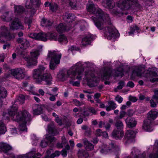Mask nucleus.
Masks as SVG:
<instances>
[{"label": "nucleus", "mask_w": 158, "mask_h": 158, "mask_svg": "<svg viewBox=\"0 0 158 158\" xmlns=\"http://www.w3.org/2000/svg\"><path fill=\"white\" fill-rule=\"evenodd\" d=\"M149 120H145L143 121L142 127L144 128H148L151 127V123Z\"/></svg>", "instance_id": "nucleus-40"}, {"label": "nucleus", "mask_w": 158, "mask_h": 158, "mask_svg": "<svg viewBox=\"0 0 158 158\" xmlns=\"http://www.w3.org/2000/svg\"><path fill=\"white\" fill-rule=\"evenodd\" d=\"M50 10L52 11H55L58 8V6L56 4H52L50 6Z\"/></svg>", "instance_id": "nucleus-47"}, {"label": "nucleus", "mask_w": 158, "mask_h": 158, "mask_svg": "<svg viewBox=\"0 0 158 158\" xmlns=\"http://www.w3.org/2000/svg\"><path fill=\"white\" fill-rule=\"evenodd\" d=\"M135 0H119L117 2L118 8L122 10L129 9Z\"/></svg>", "instance_id": "nucleus-10"}, {"label": "nucleus", "mask_w": 158, "mask_h": 158, "mask_svg": "<svg viewBox=\"0 0 158 158\" xmlns=\"http://www.w3.org/2000/svg\"><path fill=\"white\" fill-rule=\"evenodd\" d=\"M30 38L36 40L46 41L48 39V33H30Z\"/></svg>", "instance_id": "nucleus-14"}, {"label": "nucleus", "mask_w": 158, "mask_h": 158, "mask_svg": "<svg viewBox=\"0 0 158 158\" xmlns=\"http://www.w3.org/2000/svg\"><path fill=\"white\" fill-rule=\"evenodd\" d=\"M29 155L28 154H26L25 155H19L17 156V158H28Z\"/></svg>", "instance_id": "nucleus-64"}, {"label": "nucleus", "mask_w": 158, "mask_h": 158, "mask_svg": "<svg viewBox=\"0 0 158 158\" xmlns=\"http://www.w3.org/2000/svg\"><path fill=\"white\" fill-rule=\"evenodd\" d=\"M46 94H48L49 95H50L51 96L49 98V99L50 101H54L56 100V97L57 96V94L56 95H54L52 94H51L49 93H46Z\"/></svg>", "instance_id": "nucleus-51"}, {"label": "nucleus", "mask_w": 158, "mask_h": 158, "mask_svg": "<svg viewBox=\"0 0 158 158\" xmlns=\"http://www.w3.org/2000/svg\"><path fill=\"white\" fill-rule=\"evenodd\" d=\"M157 69L156 68H153L152 69H149L148 70H145L144 71V73L145 74V75L143 76L148 78H150V80L152 82H154L156 81H158V78H152L153 77H155L156 76L157 73H156Z\"/></svg>", "instance_id": "nucleus-12"}, {"label": "nucleus", "mask_w": 158, "mask_h": 158, "mask_svg": "<svg viewBox=\"0 0 158 158\" xmlns=\"http://www.w3.org/2000/svg\"><path fill=\"white\" fill-rule=\"evenodd\" d=\"M11 12H6L2 16L1 18L4 21H9L12 19V17L11 16Z\"/></svg>", "instance_id": "nucleus-29"}, {"label": "nucleus", "mask_w": 158, "mask_h": 158, "mask_svg": "<svg viewBox=\"0 0 158 158\" xmlns=\"http://www.w3.org/2000/svg\"><path fill=\"white\" fill-rule=\"evenodd\" d=\"M21 24L20 21L18 18H15L14 19L11 24L10 25V29L14 30L19 29Z\"/></svg>", "instance_id": "nucleus-19"}, {"label": "nucleus", "mask_w": 158, "mask_h": 158, "mask_svg": "<svg viewBox=\"0 0 158 158\" xmlns=\"http://www.w3.org/2000/svg\"><path fill=\"white\" fill-rule=\"evenodd\" d=\"M73 103L77 106H80L81 105V103L77 99L73 100Z\"/></svg>", "instance_id": "nucleus-61"}, {"label": "nucleus", "mask_w": 158, "mask_h": 158, "mask_svg": "<svg viewBox=\"0 0 158 158\" xmlns=\"http://www.w3.org/2000/svg\"><path fill=\"white\" fill-rule=\"evenodd\" d=\"M139 30V28L136 25H134L133 27H131L130 31L128 32L129 35L133 34L135 31H138Z\"/></svg>", "instance_id": "nucleus-39"}, {"label": "nucleus", "mask_w": 158, "mask_h": 158, "mask_svg": "<svg viewBox=\"0 0 158 158\" xmlns=\"http://www.w3.org/2000/svg\"><path fill=\"white\" fill-rule=\"evenodd\" d=\"M102 5L106 8L109 9L113 14L117 15L120 13L119 11L115 7V2L113 0H103Z\"/></svg>", "instance_id": "nucleus-8"}, {"label": "nucleus", "mask_w": 158, "mask_h": 158, "mask_svg": "<svg viewBox=\"0 0 158 158\" xmlns=\"http://www.w3.org/2000/svg\"><path fill=\"white\" fill-rule=\"evenodd\" d=\"M57 40L59 42L62 44H66L68 42L67 38L64 35H60Z\"/></svg>", "instance_id": "nucleus-33"}, {"label": "nucleus", "mask_w": 158, "mask_h": 158, "mask_svg": "<svg viewBox=\"0 0 158 158\" xmlns=\"http://www.w3.org/2000/svg\"><path fill=\"white\" fill-rule=\"evenodd\" d=\"M60 155V152L59 151H56L54 153L51 154L50 157V158H54L56 156H58Z\"/></svg>", "instance_id": "nucleus-50"}, {"label": "nucleus", "mask_w": 158, "mask_h": 158, "mask_svg": "<svg viewBox=\"0 0 158 158\" xmlns=\"http://www.w3.org/2000/svg\"><path fill=\"white\" fill-rule=\"evenodd\" d=\"M115 100L119 103H121L123 101V98L121 96H117L116 97Z\"/></svg>", "instance_id": "nucleus-55"}, {"label": "nucleus", "mask_w": 158, "mask_h": 158, "mask_svg": "<svg viewBox=\"0 0 158 158\" xmlns=\"http://www.w3.org/2000/svg\"><path fill=\"white\" fill-rule=\"evenodd\" d=\"M39 55V51L37 49L33 50L30 53V66L37 65V59Z\"/></svg>", "instance_id": "nucleus-13"}, {"label": "nucleus", "mask_w": 158, "mask_h": 158, "mask_svg": "<svg viewBox=\"0 0 158 158\" xmlns=\"http://www.w3.org/2000/svg\"><path fill=\"white\" fill-rule=\"evenodd\" d=\"M111 69L106 68L104 69L101 71V77L103 80H108L111 73Z\"/></svg>", "instance_id": "nucleus-15"}, {"label": "nucleus", "mask_w": 158, "mask_h": 158, "mask_svg": "<svg viewBox=\"0 0 158 158\" xmlns=\"http://www.w3.org/2000/svg\"><path fill=\"white\" fill-rule=\"evenodd\" d=\"M70 84L73 86H78L80 85V82L77 81L73 82L70 81Z\"/></svg>", "instance_id": "nucleus-62"}, {"label": "nucleus", "mask_w": 158, "mask_h": 158, "mask_svg": "<svg viewBox=\"0 0 158 158\" xmlns=\"http://www.w3.org/2000/svg\"><path fill=\"white\" fill-rule=\"evenodd\" d=\"M33 114L34 115H38L40 114L42 111V109L38 105H34L32 107Z\"/></svg>", "instance_id": "nucleus-26"}, {"label": "nucleus", "mask_w": 158, "mask_h": 158, "mask_svg": "<svg viewBox=\"0 0 158 158\" xmlns=\"http://www.w3.org/2000/svg\"><path fill=\"white\" fill-rule=\"evenodd\" d=\"M127 125L129 127H135L137 124V122L133 118L131 117H127L125 120Z\"/></svg>", "instance_id": "nucleus-24"}, {"label": "nucleus", "mask_w": 158, "mask_h": 158, "mask_svg": "<svg viewBox=\"0 0 158 158\" xmlns=\"http://www.w3.org/2000/svg\"><path fill=\"white\" fill-rule=\"evenodd\" d=\"M35 149H33L30 152V158H40L41 155L39 153H36Z\"/></svg>", "instance_id": "nucleus-32"}, {"label": "nucleus", "mask_w": 158, "mask_h": 158, "mask_svg": "<svg viewBox=\"0 0 158 158\" xmlns=\"http://www.w3.org/2000/svg\"><path fill=\"white\" fill-rule=\"evenodd\" d=\"M15 13L17 14H20L24 11L23 8L20 6H15Z\"/></svg>", "instance_id": "nucleus-37"}, {"label": "nucleus", "mask_w": 158, "mask_h": 158, "mask_svg": "<svg viewBox=\"0 0 158 158\" xmlns=\"http://www.w3.org/2000/svg\"><path fill=\"white\" fill-rule=\"evenodd\" d=\"M86 9L87 11L95 16L91 18L98 29L102 30L106 25L110 23L108 15L103 12L97 5L93 3L88 4Z\"/></svg>", "instance_id": "nucleus-1"}, {"label": "nucleus", "mask_w": 158, "mask_h": 158, "mask_svg": "<svg viewBox=\"0 0 158 158\" xmlns=\"http://www.w3.org/2000/svg\"><path fill=\"white\" fill-rule=\"evenodd\" d=\"M124 135V133L121 129H115L112 133V135L115 139L122 137Z\"/></svg>", "instance_id": "nucleus-25"}, {"label": "nucleus", "mask_w": 158, "mask_h": 158, "mask_svg": "<svg viewBox=\"0 0 158 158\" xmlns=\"http://www.w3.org/2000/svg\"><path fill=\"white\" fill-rule=\"evenodd\" d=\"M90 39L87 37H85L83 38L82 40V44L83 46L86 45L89 43Z\"/></svg>", "instance_id": "nucleus-41"}, {"label": "nucleus", "mask_w": 158, "mask_h": 158, "mask_svg": "<svg viewBox=\"0 0 158 158\" xmlns=\"http://www.w3.org/2000/svg\"><path fill=\"white\" fill-rule=\"evenodd\" d=\"M25 98L23 95H20L15 103L8 109V114L13 120L19 122V125L21 127L25 128L27 121L29 119L27 112L26 110L23 112H17L18 106L17 102L23 104L25 101Z\"/></svg>", "instance_id": "nucleus-2"}, {"label": "nucleus", "mask_w": 158, "mask_h": 158, "mask_svg": "<svg viewBox=\"0 0 158 158\" xmlns=\"http://www.w3.org/2000/svg\"><path fill=\"white\" fill-rule=\"evenodd\" d=\"M157 144L158 145V141L157 142ZM150 158H158V152H157L155 154H151L149 155Z\"/></svg>", "instance_id": "nucleus-63"}, {"label": "nucleus", "mask_w": 158, "mask_h": 158, "mask_svg": "<svg viewBox=\"0 0 158 158\" xmlns=\"http://www.w3.org/2000/svg\"><path fill=\"white\" fill-rule=\"evenodd\" d=\"M85 75L88 85L90 87L95 86V84L97 83L98 78L95 77L94 72L91 71L85 72Z\"/></svg>", "instance_id": "nucleus-7"}, {"label": "nucleus", "mask_w": 158, "mask_h": 158, "mask_svg": "<svg viewBox=\"0 0 158 158\" xmlns=\"http://www.w3.org/2000/svg\"><path fill=\"white\" fill-rule=\"evenodd\" d=\"M55 121L60 125H61L62 124V119L59 117L55 119Z\"/></svg>", "instance_id": "nucleus-56"}, {"label": "nucleus", "mask_w": 158, "mask_h": 158, "mask_svg": "<svg viewBox=\"0 0 158 158\" xmlns=\"http://www.w3.org/2000/svg\"><path fill=\"white\" fill-rule=\"evenodd\" d=\"M150 106L152 108L156 107L158 104V97L153 95L152 99L150 100Z\"/></svg>", "instance_id": "nucleus-28"}, {"label": "nucleus", "mask_w": 158, "mask_h": 158, "mask_svg": "<svg viewBox=\"0 0 158 158\" xmlns=\"http://www.w3.org/2000/svg\"><path fill=\"white\" fill-rule=\"evenodd\" d=\"M46 69V67L40 65L38 68L34 69L32 73V77L38 83L44 81L47 85H50L52 78L50 73L45 72Z\"/></svg>", "instance_id": "nucleus-4"}, {"label": "nucleus", "mask_w": 158, "mask_h": 158, "mask_svg": "<svg viewBox=\"0 0 158 158\" xmlns=\"http://www.w3.org/2000/svg\"><path fill=\"white\" fill-rule=\"evenodd\" d=\"M61 54L55 51H49L47 59L50 60L49 66L51 69H54L59 64Z\"/></svg>", "instance_id": "nucleus-5"}, {"label": "nucleus", "mask_w": 158, "mask_h": 158, "mask_svg": "<svg viewBox=\"0 0 158 158\" xmlns=\"http://www.w3.org/2000/svg\"><path fill=\"white\" fill-rule=\"evenodd\" d=\"M18 54L28 63H29L30 62L29 55V52L27 50L20 49L18 52Z\"/></svg>", "instance_id": "nucleus-18"}, {"label": "nucleus", "mask_w": 158, "mask_h": 158, "mask_svg": "<svg viewBox=\"0 0 158 158\" xmlns=\"http://www.w3.org/2000/svg\"><path fill=\"white\" fill-rule=\"evenodd\" d=\"M36 10L34 8H30V17L33 16L35 13Z\"/></svg>", "instance_id": "nucleus-58"}, {"label": "nucleus", "mask_w": 158, "mask_h": 158, "mask_svg": "<svg viewBox=\"0 0 158 158\" xmlns=\"http://www.w3.org/2000/svg\"><path fill=\"white\" fill-rule=\"evenodd\" d=\"M48 144V142L45 141L44 140H42L41 142L40 145L42 147L44 148L46 147L47 146Z\"/></svg>", "instance_id": "nucleus-57"}, {"label": "nucleus", "mask_w": 158, "mask_h": 158, "mask_svg": "<svg viewBox=\"0 0 158 158\" xmlns=\"http://www.w3.org/2000/svg\"><path fill=\"white\" fill-rule=\"evenodd\" d=\"M84 68L81 62H79L72 66L64 73L61 72L58 75V77L61 80L64 81L68 78L73 80H81L83 74Z\"/></svg>", "instance_id": "nucleus-3"}, {"label": "nucleus", "mask_w": 158, "mask_h": 158, "mask_svg": "<svg viewBox=\"0 0 158 158\" xmlns=\"http://www.w3.org/2000/svg\"><path fill=\"white\" fill-rule=\"evenodd\" d=\"M103 31L104 36L108 39L112 41H114L115 39L119 37V35L118 31L114 27H108Z\"/></svg>", "instance_id": "nucleus-6"}, {"label": "nucleus", "mask_w": 158, "mask_h": 158, "mask_svg": "<svg viewBox=\"0 0 158 158\" xmlns=\"http://www.w3.org/2000/svg\"><path fill=\"white\" fill-rule=\"evenodd\" d=\"M144 70V69L140 67H136L133 71L131 77L132 79H135V76L141 77L142 75V72Z\"/></svg>", "instance_id": "nucleus-20"}, {"label": "nucleus", "mask_w": 158, "mask_h": 158, "mask_svg": "<svg viewBox=\"0 0 158 158\" xmlns=\"http://www.w3.org/2000/svg\"><path fill=\"white\" fill-rule=\"evenodd\" d=\"M108 104L111 108L112 110H114L117 107L116 103L113 101H109L108 102Z\"/></svg>", "instance_id": "nucleus-46"}, {"label": "nucleus", "mask_w": 158, "mask_h": 158, "mask_svg": "<svg viewBox=\"0 0 158 158\" xmlns=\"http://www.w3.org/2000/svg\"><path fill=\"white\" fill-rule=\"evenodd\" d=\"M115 127H117L123 128V123L120 121H116L115 124Z\"/></svg>", "instance_id": "nucleus-48"}, {"label": "nucleus", "mask_w": 158, "mask_h": 158, "mask_svg": "<svg viewBox=\"0 0 158 158\" xmlns=\"http://www.w3.org/2000/svg\"><path fill=\"white\" fill-rule=\"evenodd\" d=\"M123 69L121 67H119L115 72V76L117 77H122L123 75Z\"/></svg>", "instance_id": "nucleus-38"}, {"label": "nucleus", "mask_w": 158, "mask_h": 158, "mask_svg": "<svg viewBox=\"0 0 158 158\" xmlns=\"http://www.w3.org/2000/svg\"><path fill=\"white\" fill-rule=\"evenodd\" d=\"M77 155L79 158H88L89 156V153L87 151L83 149L78 151Z\"/></svg>", "instance_id": "nucleus-27"}, {"label": "nucleus", "mask_w": 158, "mask_h": 158, "mask_svg": "<svg viewBox=\"0 0 158 158\" xmlns=\"http://www.w3.org/2000/svg\"><path fill=\"white\" fill-rule=\"evenodd\" d=\"M89 110V111L91 112L93 114H97V111L93 107H90Z\"/></svg>", "instance_id": "nucleus-60"}, {"label": "nucleus", "mask_w": 158, "mask_h": 158, "mask_svg": "<svg viewBox=\"0 0 158 158\" xmlns=\"http://www.w3.org/2000/svg\"><path fill=\"white\" fill-rule=\"evenodd\" d=\"M135 133L131 129L127 130L125 134L126 137L128 139L134 138L135 137Z\"/></svg>", "instance_id": "nucleus-30"}, {"label": "nucleus", "mask_w": 158, "mask_h": 158, "mask_svg": "<svg viewBox=\"0 0 158 158\" xmlns=\"http://www.w3.org/2000/svg\"><path fill=\"white\" fill-rule=\"evenodd\" d=\"M7 91L5 88L2 87H0V98L3 100L7 97Z\"/></svg>", "instance_id": "nucleus-31"}, {"label": "nucleus", "mask_w": 158, "mask_h": 158, "mask_svg": "<svg viewBox=\"0 0 158 158\" xmlns=\"http://www.w3.org/2000/svg\"><path fill=\"white\" fill-rule=\"evenodd\" d=\"M40 4V0H35V1L32 3V7L35 8L38 7Z\"/></svg>", "instance_id": "nucleus-49"}, {"label": "nucleus", "mask_w": 158, "mask_h": 158, "mask_svg": "<svg viewBox=\"0 0 158 158\" xmlns=\"http://www.w3.org/2000/svg\"><path fill=\"white\" fill-rule=\"evenodd\" d=\"M17 41L18 43L21 44L20 49L26 50L30 45L29 41L26 39L23 38H19Z\"/></svg>", "instance_id": "nucleus-17"}, {"label": "nucleus", "mask_w": 158, "mask_h": 158, "mask_svg": "<svg viewBox=\"0 0 158 158\" xmlns=\"http://www.w3.org/2000/svg\"><path fill=\"white\" fill-rule=\"evenodd\" d=\"M70 28L69 25H67L65 23H60L56 27V30L59 32H63L65 31H69Z\"/></svg>", "instance_id": "nucleus-22"}, {"label": "nucleus", "mask_w": 158, "mask_h": 158, "mask_svg": "<svg viewBox=\"0 0 158 158\" xmlns=\"http://www.w3.org/2000/svg\"><path fill=\"white\" fill-rule=\"evenodd\" d=\"M69 3L72 8L76 7L77 6V0H69Z\"/></svg>", "instance_id": "nucleus-44"}, {"label": "nucleus", "mask_w": 158, "mask_h": 158, "mask_svg": "<svg viewBox=\"0 0 158 158\" xmlns=\"http://www.w3.org/2000/svg\"><path fill=\"white\" fill-rule=\"evenodd\" d=\"M124 85V82L123 81H120L119 83V85L117 88L118 89H122Z\"/></svg>", "instance_id": "nucleus-59"}, {"label": "nucleus", "mask_w": 158, "mask_h": 158, "mask_svg": "<svg viewBox=\"0 0 158 158\" xmlns=\"http://www.w3.org/2000/svg\"><path fill=\"white\" fill-rule=\"evenodd\" d=\"M52 23L48 20L43 18L42 19L41 22V24L43 27H47L51 26Z\"/></svg>", "instance_id": "nucleus-36"}, {"label": "nucleus", "mask_w": 158, "mask_h": 158, "mask_svg": "<svg viewBox=\"0 0 158 158\" xmlns=\"http://www.w3.org/2000/svg\"><path fill=\"white\" fill-rule=\"evenodd\" d=\"M12 149V147L8 144L3 142L0 143V151H2L5 153H7Z\"/></svg>", "instance_id": "nucleus-21"}, {"label": "nucleus", "mask_w": 158, "mask_h": 158, "mask_svg": "<svg viewBox=\"0 0 158 158\" xmlns=\"http://www.w3.org/2000/svg\"><path fill=\"white\" fill-rule=\"evenodd\" d=\"M0 36L2 39L4 38L6 41L10 40L15 37L13 34H10V29L5 26L0 27Z\"/></svg>", "instance_id": "nucleus-9"}, {"label": "nucleus", "mask_w": 158, "mask_h": 158, "mask_svg": "<svg viewBox=\"0 0 158 158\" xmlns=\"http://www.w3.org/2000/svg\"><path fill=\"white\" fill-rule=\"evenodd\" d=\"M9 71L12 76L18 79H23L25 72L24 69L21 68L11 69Z\"/></svg>", "instance_id": "nucleus-11"}, {"label": "nucleus", "mask_w": 158, "mask_h": 158, "mask_svg": "<svg viewBox=\"0 0 158 158\" xmlns=\"http://www.w3.org/2000/svg\"><path fill=\"white\" fill-rule=\"evenodd\" d=\"M126 114V112L122 110L120 111L119 115L118 116V118L122 119L124 117Z\"/></svg>", "instance_id": "nucleus-52"}, {"label": "nucleus", "mask_w": 158, "mask_h": 158, "mask_svg": "<svg viewBox=\"0 0 158 158\" xmlns=\"http://www.w3.org/2000/svg\"><path fill=\"white\" fill-rule=\"evenodd\" d=\"M158 116V110L156 109L150 110L147 114V118L149 120H154Z\"/></svg>", "instance_id": "nucleus-16"}, {"label": "nucleus", "mask_w": 158, "mask_h": 158, "mask_svg": "<svg viewBox=\"0 0 158 158\" xmlns=\"http://www.w3.org/2000/svg\"><path fill=\"white\" fill-rule=\"evenodd\" d=\"M71 16H72L71 14L65 13V15L63 16V18L66 22H70V20L69 19H71Z\"/></svg>", "instance_id": "nucleus-42"}, {"label": "nucleus", "mask_w": 158, "mask_h": 158, "mask_svg": "<svg viewBox=\"0 0 158 158\" xmlns=\"http://www.w3.org/2000/svg\"><path fill=\"white\" fill-rule=\"evenodd\" d=\"M129 100L133 102H135L138 100L137 98L136 97L131 96H129Z\"/></svg>", "instance_id": "nucleus-54"}, {"label": "nucleus", "mask_w": 158, "mask_h": 158, "mask_svg": "<svg viewBox=\"0 0 158 158\" xmlns=\"http://www.w3.org/2000/svg\"><path fill=\"white\" fill-rule=\"evenodd\" d=\"M45 139L48 140V143L49 142L51 143L55 139V138L53 136L47 135L45 137Z\"/></svg>", "instance_id": "nucleus-45"}, {"label": "nucleus", "mask_w": 158, "mask_h": 158, "mask_svg": "<svg viewBox=\"0 0 158 158\" xmlns=\"http://www.w3.org/2000/svg\"><path fill=\"white\" fill-rule=\"evenodd\" d=\"M82 141L86 150L90 151L94 149V145L90 143L87 139H83Z\"/></svg>", "instance_id": "nucleus-23"}, {"label": "nucleus", "mask_w": 158, "mask_h": 158, "mask_svg": "<svg viewBox=\"0 0 158 158\" xmlns=\"http://www.w3.org/2000/svg\"><path fill=\"white\" fill-rule=\"evenodd\" d=\"M48 39L50 40H57V34L55 32H48Z\"/></svg>", "instance_id": "nucleus-35"}, {"label": "nucleus", "mask_w": 158, "mask_h": 158, "mask_svg": "<svg viewBox=\"0 0 158 158\" xmlns=\"http://www.w3.org/2000/svg\"><path fill=\"white\" fill-rule=\"evenodd\" d=\"M102 133V131L100 129H98L96 131L95 134L97 136H100Z\"/></svg>", "instance_id": "nucleus-53"}, {"label": "nucleus", "mask_w": 158, "mask_h": 158, "mask_svg": "<svg viewBox=\"0 0 158 158\" xmlns=\"http://www.w3.org/2000/svg\"><path fill=\"white\" fill-rule=\"evenodd\" d=\"M112 148V151L114 152L115 154H118L120 150V149L118 145L114 143H111L110 146Z\"/></svg>", "instance_id": "nucleus-34"}, {"label": "nucleus", "mask_w": 158, "mask_h": 158, "mask_svg": "<svg viewBox=\"0 0 158 158\" xmlns=\"http://www.w3.org/2000/svg\"><path fill=\"white\" fill-rule=\"evenodd\" d=\"M48 131L49 134L53 135H56L59 133L56 129H48Z\"/></svg>", "instance_id": "nucleus-43"}]
</instances>
